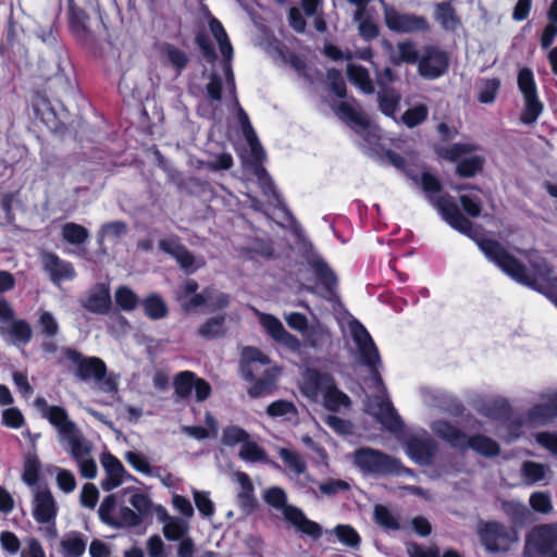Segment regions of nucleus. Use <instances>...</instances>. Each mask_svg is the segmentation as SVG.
<instances>
[{"label":"nucleus","instance_id":"59","mask_svg":"<svg viewBox=\"0 0 557 557\" xmlns=\"http://www.w3.org/2000/svg\"><path fill=\"white\" fill-rule=\"evenodd\" d=\"M535 442L552 456L557 457V433L542 431L534 434Z\"/></svg>","mask_w":557,"mask_h":557},{"label":"nucleus","instance_id":"6","mask_svg":"<svg viewBox=\"0 0 557 557\" xmlns=\"http://www.w3.org/2000/svg\"><path fill=\"white\" fill-rule=\"evenodd\" d=\"M431 430L450 446L460 450L471 448L484 457H494L500 451L499 445L494 440L485 435L469 437L465 432L447 421H434L431 424Z\"/></svg>","mask_w":557,"mask_h":557},{"label":"nucleus","instance_id":"56","mask_svg":"<svg viewBox=\"0 0 557 557\" xmlns=\"http://www.w3.org/2000/svg\"><path fill=\"white\" fill-rule=\"evenodd\" d=\"M264 500L281 512L288 506L286 493L277 486L270 487L265 491Z\"/></svg>","mask_w":557,"mask_h":557},{"label":"nucleus","instance_id":"28","mask_svg":"<svg viewBox=\"0 0 557 557\" xmlns=\"http://www.w3.org/2000/svg\"><path fill=\"white\" fill-rule=\"evenodd\" d=\"M242 356V372L247 380H252L255 377V372L259 371L261 367H267L270 363L268 356L253 347L244 348Z\"/></svg>","mask_w":557,"mask_h":557},{"label":"nucleus","instance_id":"42","mask_svg":"<svg viewBox=\"0 0 557 557\" xmlns=\"http://www.w3.org/2000/svg\"><path fill=\"white\" fill-rule=\"evenodd\" d=\"M434 17L446 30H455L459 25L455 11L448 2L436 4Z\"/></svg>","mask_w":557,"mask_h":557},{"label":"nucleus","instance_id":"4","mask_svg":"<svg viewBox=\"0 0 557 557\" xmlns=\"http://www.w3.org/2000/svg\"><path fill=\"white\" fill-rule=\"evenodd\" d=\"M237 119L252 157V164L248 165L246 171L251 172L253 178H248V181L256 183L260 187L262 195L270 205L276 206L280 203L278 195L272 180L260 164L264 158V150L258 140L248 114L242 107H238Z\"/></svg>","mask_w":557,"mask_h":557},{"label":"nucleus","instance_id":"27","mask_svg":"<svg viewBox=\"0 0 557 557\" xmlns=\"http://www.w3.org/2000/svg\"><path fill=\"white\" fill-rule=\"evenodd\" d=\"M520 472L524 483L528 485H534L543 481H545L544 484H547L553 475L547 465L530 460L522 462Z\"/></svg>","mask_w":557,"mask_h":557},{"label":"nucleus","instance_id":"50","mask_svg":"<svg viewBox=\"0 0 557 557\" xmlns=\"http://www.w3.org/2000/svg\"><path fill=\"white\" fill-rule=\"evenodd\" d=\"M116 305L124 311H133L139 302L137 295L127 286H121L115 290Z\"/></svg>","mask_w":557,"mask_h":557},{"label":"nucleus","instance_id":"12","mask_svg":"<svg viewBox=\"0 0 557 557\" xmlns=\"http://www.w3.org/2000/svg\"><path fill=\"white\" fill-rule=\"evenodd\" d=\"M338 116L348 123L358 134H360L369 145H373L379 136L367 115L359 109L355 101H343L337 109Z\"/></svg>","mask_w":557,"mask_h":557},{"label":"nucleus","instance_id":"8","mask_svg":"<svg viewBox=\"0 0 557 557\" xmlns=\"http://www.w3.org/2000/svg\"><path fill=\"white\" fill-rule=\"evenodd\" d=\"M555 418H557V389H547L539 395V401L529 409L523 422L517 426H510L507 435H503L499 432V436L504 437L507 442H511L521 435L520 429L522 425H545Z\"/></svg>","mask_w":557,"mask_h":557},{"label":"nucleus","instance_id":"57","mask_svg":"<svg viewBox=\"0 0 557 557\" xmlns=\"http://www.w3.org/2000/svg\"><path fill=\"white\" fill-rule=\"evenodd\" d=\"M248 440V434L239 426L231 425L224 429L222 443L226 446L242 445Z\"/></svg>","mask_w":557,"mask_h":557},{"label":"nucleus","instance_id":"5","mask_svg":"<svg viewBox=\"0 0 557 557\" xmlns=\"http://www.w3.org/2000/svg\"><path fill=\"white\" fill-rule=\"evenodd\" d=\"M421 185L430 202L436 208L443 220L456 231L472 237V223L461 214L455 199L449 195L434 196L441 189L438 180L434 175L424 172L421 175Z\"/></svg>","mask_w":557,"mask_h":557},{"label":"nucleus","instance_id":"53","mask_svg":"<svg viewBox=\"0 0 557 557\" xmlns=\"http://www.w3.org/2000/svg\"><path fill=\"white\" fill-rule=\"evenodd\" d=\"M333 532L337 536L338 541L344 545L355 548L360 544L359 534L350 525L339 524L334 528Z\"/></svg>","mask_w":557,"mask_h":557},{"label":"nucleus","instance_id":"30","mask_svg":"<svg viewBox=\"0 0 557 557\" xmlns=\"http://www.w3.org/2000/svg\"><path fill=\"white\" fill-rule=\"evenodd\" d=\"M60 441L66 445V449L75 461L91 455V445L84 438L78 429L62 437Z\"/></svg>","mask_w":557,"mask_h":557},{"label":"nucleus","instance_id":"10","mask_svg":"<svg viewBox=\"0 0 557 557\" xmlns=\"http://www.w3.org/2000/svg\"><path fill=\"white\" fill-rule=\"evenodd\" d=\"M478 534L482 545L491 553H506L518 542L517 532L498 522L480 523Z\"/></svg>","mask_w":557,"mask_h":557},{"label":"nucleus","instance_id":"55","mask_svg":"<svg viewBox=\"0 0 557 557\" xmlns=\"http://www.w3.org/2000/svg\"><path fill=\"white\" fill-rule=\"evenodd\" d=\"M483 159L481 157H470L462 159L457 165V173L463 177H472L481 171Z\"/></svg>","mask_w":557,"mask_h":557},{"label":"nucleus","instance_id":"22","mask_svg":"<svg viewBox=\"0 0 557 557\" xmlns=\"http://www.w3.org/2000/svg\"><path fill=\"white\" fill-rule=\"evenodd\" d=\"M434 449V442L429 435L423 437L412 436L406 445L408 456L420 465H429L431 462Z\"/></svg>","mask_w":557,"mask_h":557},{"label":"nucleus","instance_id":"14","mask_svg":"<svg viewBox=\"0 0 557 557\" xmlns=\"http://www.w3.org/2000/svg\"><path fill=\"white\" fill-rule=\"evenodd\" d=\"M384 22L388 29L396 33H414L429 29V24L423 16L400 13L389 4H384Z\"/></svg>","mask_w":557,"mask_h":557},{"label":"nucleus","instance_id":"39","mask_svg":"<svg viewBox=\"0 0 557 557\" xmlns=\"http://www.w3.org/2000/svg\"><path fill=\"white\" fill-rule=\"evenodd\" d=\"M225 317L224 315H216L208 319L205 323H202L198 330L197 334L200 337L207 338V339H213L221 337L225 334Z\"/></svg>","mask_w":557,"mask_h":557},{"label":"nucleus","instance_id":"38","mask_svg":"<svg viewBox=\"0 0 557 557\" xmlns=\"http://www.w3.org/2000/svg\"><path fill=\"white\" fill-rule=\"evenodd\" d=\"M322 398L324 407L331 411H338L341 408H347L350 405L349 397L336 388L334 382L322 394Z\"/></svg>","mask_w":557,"mask_h":557},{"label":"nucleus","instance_id":"36","mask_svg":"<svg viewBox=\"0 0 557 557\" xmlns=\"http://www.w3.org/2000/svg\"><path fill=\"white\" fill-rule=\"evenodd\" d=\"M307 344L314 348H322L332 342L330 330L320 321L312 323L304 334Z\"/></svg>","mask_w":557,"mask_h":557},{"label":"nucleus","instance_id":"34","mask_svg":"<svg viewBox=\"0 0 557 557\" xmlns=\"http://www.w3.org/2000/svg\"><path fill=\"white\" fill-rule=\"evenodd\" d=\"M347 76L352 85H355L363 94L371 95L374 92V86L366 67L355 63L347 64Z\"/></svg>","mask_w":557,"mask_h":557},{"label":"nucleus","instance_id":"26","mask_svg":"<svg viewBox=\"0 0 557 557\" xmlns=\"http://www.w3.org/2000/svg\"><path fill=\"white\" fill-rule=\"evenodd\" d=\"M0 334L14 345H25L32 338L30 325L21 319H13L5 325H0Z\"/></svg>","mask_w":557,"mask_h":557},{"label":"nucleus","instance_id":"49","mask_svg":"<svg viewBox=\"0 0 557 557\" xmlns=\"http://www.w3.org/2000/svg\"><path fill=\"white\" fill-rule=\"evenodd\" d=\"M127 232V225L123 221H113L106 223L98 232V240H116Z\"/></svg>","mask_w":557,"mask_h":557},{"label":"nucleus","instance_id":"47","mask_svg":"<svg viewBox=\"0 0 557 557\" xmlns=\"http://www.w3.org/2000/svg\"><path fill=\"white\" fill-rule=\"evenodd\" d=\"M197 376L190 371L180 372L174 379L175 394L180 398H187L194 389Z\"/></svg>","mask_w":557,"mask_h":557},{"label":"nucleus","instance_id":"60","mask_svg":"<svg viewBox=\"0 0 557 557\" xmlns=\"http://www.w3.org/2000/svg\"><path fill=\"white\" fill-rule=\"evenodd\" d=\"M39 462L35 457L26 459L23 471V481L34 490L37 487Z\"/></svg>","mask_w":557,"mask_h":557},{"label":"nucleus","instance_id":"19","mask_svg":"<svg viewBox=\"0 0 557 557\" xmlns=\"http://www.w3.org/2000/svg\"><path fill=\"white\" fill-rule=\"evenodd\" d=\"M58 506L48 488L36 487L33 499V517L38 523L53 522L57 518Z\"/></svg>","mask_w":557,"mask_h":557},{"label":"nucleus","instance_id":"25","mask_svg":"<svg viewBox=\"0 0 557 557\" xmlns=\"http://www.w3.org/2000/svg\"><path fill=\"white\" fill-rule=\"evenodd\" d=\"M282 513L285 520L294 525L298 531L312 537H319L321 535L320 525L317 522L309 520L298 507L288 505L284 508Z\"/></svg>","mask_w":557,"mask_h":557},{"label":"nucleus","instance_id":"64","mask_svg":"<svg viewBox=\"0 0 557 557\" xmlns=\"http://www.w3.org/2000/svg\"><path fill=\"white\" fill-rule=\"evenodd\" d=\"M39 325L41 327L42 334L48 337H53L59 332V324L55 318L48 311H41L39 313Z\"/></svg>","mask_w":557,"mask_h":557},{"label":"nucleus","instance_id":"3","mask_svg":"<svg viewBox=\"0 0 557 557\" xmlns=\"http://www.w3.org/2000/svg\"><path fill=\"white\" fill-rule=\"evenodd\" d=\"M348 332L358 348L361 362L370 369L372 380L379 392L377 396L368 397L366 403L367 412L376 418L386 429L397 431L400 428V419L389 399L385 397V387L379 374V366L381 364L379 350L371 335L359 321L350 320Z\"/></svg>","mask_w":557,"mask_h":557},{"label":"nucleus","instance_id":"2","mask_svg":"<svg viewBox=\"0 0 557 557\" xmlns=\"http://www.w3.org/2000/svg\"><path fill=\"white\" fill-rule=\"evenodd\" d=\"M524 258L529 267L509 255L499 243L488 239L490 261L517 283L546 295L557 307V277L552 268L536 251L525 252Z\"/></svg>","mask_w":557,"mask_h":557},{"label":"nucleus","instance_id":"1","mask_svg":"<svg viewBox=\"0 0 557 557\" xmlns=\"http://www.w3.org/2000/svg\"><path fill=\"white\" fill-rule=\"evenodd\" d=\"M209 27L224 60L221 62L220 70L211 72L209 82L206 85V96L198 107V112L207 119H220L223 103L228 110L235 111H238L240 106L236 96L235 79L231 65L233 47L220 21L212 17L209 22Z\"/></svg>","mask_w":557,"mask_h":557},{"label":"nucleus","instance_id":"33","mask_svg":"<svg viewBox=\"0 0 557 557\" xmlns=\"http://www.w3.org/2000/svg\"><path fill=\"white\" fill-rule=\"evenodd\" d=\"M278 376V369L275 367H267L262 371L261 377H259L255 384L249 388V395L251 397H260L270 394L274 387Z\"/></svg>","mask_w":557,"mask_h":557},{"label":"nucleus","instance_id":"52","mask_svg":"<svg viewBox=\"0 0 557 557\" xmlns=\"http://www.w3.org/2000/svg\"><path fill=\"white\" fill-rule=\"evenodd\" d=\"M280 457L296 475L306 473L307 465L299 454L286 448H282L280 450Z\"/></svg>","mask_w":557,"mask_h":557},{"label":"nucleus","instance_id":"9","mask_svg":"<svg viewBox=\"0 0 557 557\" xmlns=\"http://www.w3.org/2000/svg\"><path fill=\"white\" fill-rule=\"evenodd\" d=\"M352 461L361 472L367 474L385 475L396 473L399 470V463L396 459L370 447L355 450Z\"/></svg>","mask_w":557,"mask_h":557},{"label":"nucleus","instance_id":"63","mask_svg":"<svg viewBox=\"0 0 557 557\" xmlns=\"http://www.w3.org/2000/svg\"><path fill=\"white\" fill-rule=\"evenodd\" d=\"M531 507L539 512L548 513L553 509L550 496L546 492H535L530 496Z\"/></svg>","mask_w":557,"mask_h":557},{"label":"nucleus","instance_id":"40","mask_svg":"<svg viewBox=\"0 0 557 557\" xmlns=\"http://www.w3.org/2000/svg\"><path fill=\"white\" fill-rule=\"evenodd\" d=\"M267 414L271 418H281L284 420H293L298 416V410L294 403L280 399L271 403L267 407Z\"/></svg>","mask_w":557,"mask_h":557},{"label":"nucleus","instance_id":"45","mask_svg":"<svg viewBox=\"0 0 557 557\" xmlns=\"http://www.w3.org/2000/svg\"><path fill=\"white\" fill-rule=\"evenodd\" d=\"M398 55L393 58L395 64L401 62L408 64H414L419 62L420 55L416 45L412 41H401L397 45Z\"/></svg>","mask_w":557,"mask_h":557},{"label":"nucleus","instance_id":"62","mask_svg":"<svg viewBox=\"0 0 557 557\" xmlns=\"http://www.w3.org/2000/svg\"><path fill=\"white\" fill-rule=\"evenodd\" d=\"M460 203L463 210L472 218L481 213L482 200L476 194H463L460 196Z\"/></svg>","mask_w":557,"mask_h":557},{"label":"nucleus","instance_id":"24","mask_svg":"<svg viewBox=\"0 0 557 557\" xmlns=\"http://www.w3.org/2000/svg\"><path fill=\"white\" fill-rule=\"evenodd\" d=\"M42 264L54 283L73 280L75 277L76 273L73 265L70 262L60 259L54 253H45L42 257Z\"/></svg>","mask_w":557,"mask_h":557},{"label":"nucleus","instance_id":"51","mask_svg":"<svg viewBox=\"0 0 557 557\" xmlns=\"http://www.w3.org/2000/svg\"><path fill=\"white\" fill-rule=\"evenodd\" d=\"M146 314L153 320L162 319L168 313L165 302L158 296L151 295L143 302Z\"/></svg>","mask_w":557,"mask_h":557},{"label":"nucleus","instance_id":"32","mask_svg":"<svg viewBox=\"0 0 557 557\" xmlns=\"http://www.w3.org/2000/svg\"><path fill=\"white\" fill-rule=\"evenodd\" d=\"M478 411L492 420H505L509 417L510 406L503 397H493L482 403Z\"/></svg>","mask_w":557,"mask_h":557},{"label":"nucleus","instance_id":"7","mask_svg":"<svg viewBox=\"0 0 557 557\" xmlns=\"http://www.w3.org/2000/svg\"><path fill=\"white\" fill-rule=\"evenodd\" d=\"M62 357L75 367V375L82 381H94L106 393H114L117 383L113 376L107 375L104 362L97 357H84L72 348H62Z\"/></svg>","mask_w":557,"mask_h":557},{"label":"nucleus","instance_id":"16","mask_svg":"<svg viewBox=\"0 0 557 557\" xmlns=\"http://www.w3.org/2000/svg\"><path fill=\"white\" fill-rule=\"evenodd\" d=\"M159 247L162 251L173 257L181 269L187 274H191L205 265L203 258L194 256L176 237L160 240Z\"/></svg>","mask_w":557,"mask_h":557},{"label":"nucleus","instance_id":"58","mask_svg":"<svg viewBox=\"0 0 557 557\" xmlns=\"http://www.w3.org/2000/svg\"><path fill=\"white\" fill-rule=\"evenodd\" d=\"M374 518H375V521L386 528V529H391V530H398L399 529V523L397 521V519L394 517V515L384 506L382 505H376L375 508H374Z\"/></svg>","mask_w":557,"mask_h":557},{"label":"nucleus","instance_id":"20","mask_svg":"<svg viewBox=\"0 0 557 557\" xmlns=\"http://www.w3.org/2000/svg\"><path fill=\"white\" fill-rule=\"evenodd\" d=\"M332 382L333 379L330 374L307 369L302 374L300 388L306 397L317 400L330 387Z\"/></svg>","mask_w":557,"mask_h":557},{"label":"nucleus","instance_id":"17","mask_svg":"<svg viewBox=\"0 0 557 557\" xmlns=\"http://www.w3.org/2000/svg\"><path fill=\"white\" fill-rule=\"evenodd\" d=\"M100 462L106 473V478L101 482V487L104 491H112L125 481L133 480V476L127 473L123 463L112 454H102Z\"/></svg>","mask_w":557,"mask_h":557},{"label":"nucleus","instance_id":"29","mask_svg":"<svg viewBox=\"0 0 557 557\" xmlns=\"http://www.w3.org/2000/svg\"><path fill=\"white\" fill-rule=\"evenodd\" d=\"M311 265L314 270L317 278L323 286V297L332 300L335 297V288L337 285V278L334 272L329 268L324 260L320 258L313 259Z\"/></svg>","mask_w":557,"mask_h":557},{"label":"nucleus","instance_id":"35","mask_svg":"<svg viewBox=\"0 0 557 557\" xmlns=\"http://www.w3.org/2000/svg\"><path fill=\"white\" fill-rule=\"evenodd\" d=\"M159 519L163 522V534L169 541H178L188 530V525L182 519L171 517L164 509L161 510Z\"/></svg>","mask_w":557,"mask_h":557},{"label":"nucleus","instance_id":"11","mask_svg":"<svg viewBox=\"0 0 557 557\" xmlns=\"http://www.w3.org/2000/svg\"><path fill=\"white\" fill-rule=\"evenodd\" d=\"M557 543V523L534 527L525 536L523 557L549 556Z\"/></svg>","mask_w":557,"mask_h":557},{"label":"nucleus","instance_id":"43","mask_svg":"<svg viewBox=\"0 0 557 557\" xmlns=\"http://www.w3.org/2000/svg\"><path fill=\"white\" fill-rule=\"evenodd\" d=\"M400 94L393 88H382L379 92V107L383 114L393 116L400 102Z\"/></svg>","mask_w":557,"mask_h":557},{"label":"nucleus","instance_id":"13","mask_svg":"<svg viewBox=\"0 0 557 557\" xmlns=\"http://www.w3.org/2000/svg\"><path fill=\"white\" fill-rule=\"evenodd\" d=\"M519 89L523 94L525 109L521 115V121L524 124L534 123L542 113V103L537 99L536 86L533 78V73L529 69H523L518 75Z\"/></svg>","mask_w":557,"mask_h":557},{"label":"nucleus","instance_id":"31","mask_svg":"<svg viewBox=\"0 0 557 557\" xmlns=\"http://www.w3.org/2000/svg\"><path fill=\"white\" fill-rule=\"evenodd\" d=\"M45 419L57 429L60 440L78 429L76 424L70 420L67 411L60 406H52Z\"/></svg>","mask_w":557,"mask_h":557},{"label":"nucleus","instance_id":"61","mask_svg":"<svg viewBox=\"0 0 557 557\" xmlns=\"http://www.w3.org/2000/svg\"><path fill=\"white\" fill-rule=\"evenodd\" d=\"M193 496L199 512L207 518L212 517L214 513V505L209 498V495L205 492L193 490Z\"/></svg>","mask_w":557,"mask_h":557},{"label":"nucleus","instance_id":"54","mask_svg":"<svg viewBox=\"0 0 557 557\" xmlns=\"http://www.w3.org/2000/svg\"><path fill=\"white\" fill-rule=\"evenodd\" d=\"M239 457L248 462H257L264 460L267 456L257 443L247 440L240 447Z\"/></svg>","mask_w":557,"mask_h":557},{"label":"nucleus","instance_id":"15","mask_svg":"<svg viewBox=\"0 0 557 557\" xmlns=\"http://www.w3.org/2000/svg\"><path fill=\"white\" fill-rule=\"evenodd\" d=\"M449 65L447 53L436 47H424L418 62V73L426 79H436L443 76Z\"/></svg>","mask_w":557,"mask_h":557},{"label":"nucleus","instance_id":"23","mask_svg":"<svg viewBox=\"0 0 557 557\" xmlns=\"http://www.w3.org/2000/svg\"><path fill=\"white\" fill-rule=\"evenodd\" d=\"M159 58L163 65L172 67L180 75L189 62L185 50L170 42H163L158 47Z\"/></svg>","mask_w":557,"mask_h":557},{"label":"nucleus","instance_id":"44","mask_svg":"<svg viewBox=\"0 0 557 557\" xmlns=\"http://www.w3.org/2000/svg\"><path fill=\"white\" fill-rule=\"evenodd\" d=\"M235 481L239 484L238 502L244 508H251L255 503L253 486L249 476L244 472L234 473Z\"/></svg>","mask_w":557,"mask_h":557},{"label":"nucleus","instance_id":"46","mask_svg":"<svg viewBox=\"0 0 557 557\" xmlns=\"http://www.w3.org/2000/svg\"><path fill=\"white\" fill-rule=\"evenodd\" d=\"M62 237L72 245H81L89 237V232L79 224L69 222L62 226Z\"/></svg>","mask_w":557,"mask_h":557},{"label":"nucleus","instance_id":"41","mask_svg":"<svg viewBox=\"0 0 557 557\" xmlns=\"http://www.w3.org/2000/svg\"><path fill=\"white\" fill-rule=\"evenodd\" d=\"M423 404L431 408L448 410L451 396L435 388H423L421 392Z\"/></svg>","mask_w":557,"mask_h":557},{"label":"nucleus","instance_id":"21","mask_svg":"<svg viewBox=\"0 0 557 557\" xmlns=\"http://www.w3.org/2000/svg\"><path fill=\"white\" fill-rule=\"evenodd\" d=\"M81 305L86 310L92 313H107L111 307V296L109 286L106 284L95 285L81 299Z\"/></svg>","mask_w":557,"mask_h":557},{"label":"nucleus","instance_id":"48","mask_svg":"<svg viewBox=\"0 0 557 557\" xmlns=\"http://www.w3.org/2000/svg\"><path fill=\"white\" fill-rule=\"evenodd\" d=\"M429 115V109L425 104L419 103L406 110L401 115V122L409 128L422 124Z\"/></svg>","mask_w":557,"mask_h":557},{"label":"nucleus","instance_id":"18","mask_svg":"<svg viewBox=\"0 0 557 557\" xmlns=\"http://www.w3.org/2000/svg\"><path fill=\"white\" fill-rule=\"evenodd\" d=\"M252 310L259 318L260 324L265 329V331L275 342L281 343L294 350L299 348V339L293 334L288 333L276 317L260 312L255 308H252Z\"/></svg>","mask_w":557,"mask_h":557},{"label":"nucleus","instance_id":"37","mask_svg":"<svg viewBox=\"0 0 557 557\" xmlns=\"http://www.w3.org/2000/svg\"><path fill=\"white\" fill-rule=\"evenodd\" d=\"M60 545L63 557H81L86 549V540L82 533L73 531L64 535Z\"/></svg>","mask_w":557,"mask_h":557}]
</instances>
